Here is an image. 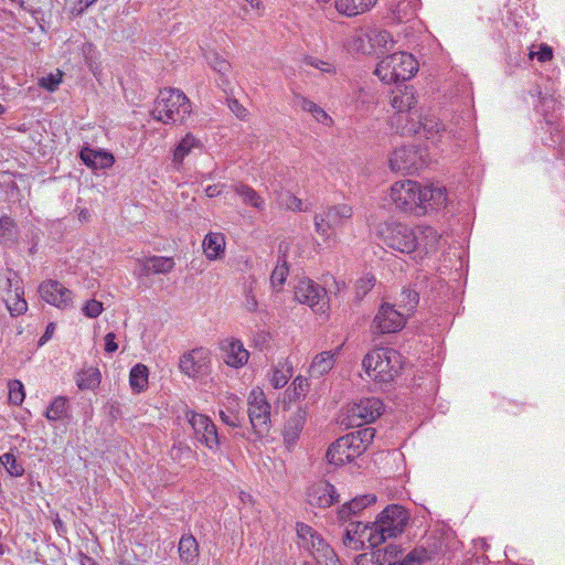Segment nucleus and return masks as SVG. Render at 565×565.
I'll return each instance as SVG.
<instances>
[{
	"label": "nucleus",
	"mask_w": 565,
	"mask_h": 565,
	"mask_svg": "<svg viewBox=\"0 0 565 565\" xmlns=\"http://www.w3.org/2000/svg\"><path fill=\"white\" fill-rule=\"evenodd\" d=\"M191 111V103L183 92L164 88L160 90L151 114L156 120L170 125L183 122Z\"/></svg>",
	"instance_id": "nucleus-1"
},
{
	"label": "nucleus",
	"mask_w": 565,
	"mask_h": 565,
	"mask_svg": "<svg viewBox=\"0 0 565 565\" xmlns=\"http://www.w3.org/2000/svg\"><path fill=\"white\" fill-rule=\"evenodd\" d=\"M362 365L375 382L390 383L402 369V355L391 348H377L364 356Z\"/></svg>",
	"instance_id": "nucleus-2"
},
{
	"label": "nucleus",
	"mask_w": 565,
	"mask_h": 565,
	"mask_svg": "<svg viewBox=\"0 0 565 565\" xmlns=\"http://www.w3.org/2000/svg\"><path fill=\"white\" fill-rule=\"evenodd\" d=\"M418 70V63L407 52H396L382 58L374 74L386 84L411 79Z\"/></svg>",
	"instance_id": "nucleus-3"
},
{
	"label": "nucleus",
	"mask_w": 565,
	"mask_h": 565,
	"mask_svg": "<svg viewBox=\"0 0 565 565\" xmlns=\"http://www.w3.org/2000/svg\"><path fill=\"white\" fill-rule=\"evenodd\" d=\"M408 512L398 504L386 507L379 515L375 522L370 524L373 532V544L377 546L390 537L401 534L408 521Z\"/></svg>",
	"instance_id": "nucleus-4"
},
{
	"label": "nucleus",
	"mask_w": 565,
	"mask_h": 565,
	"mask_svg": "<svg viewBox=\"0 0 565 565\" xmlns=\"http://www.w3.org/2000/svg\"><path fill=\"white\" fill-rule=\"evenodd\" d=\"M376 235L388 248L399 253L411 254L418 246V235L412 227L402 223H380Z\"/></svg>",
	"instance_id": "nucleus-5"
},
{
	"label": "nucleus",
	"mask_w": 565,
	"mask_h": 565,
	"mask_svg": "<svg viewBox=\"0 0 565 565\" xmlns=\"http://www.w3.org/2000/svg\"><path fill=\"white\" fill-rule=\"evenodd\" d=\"M297 536L298 544L316 558L318 565H341L331 546L311 526L297 523Z\"/></svg>",
	"instance_id": "nucleus-6"
},
{
	"label": "nucleus",
	"mask_w": 565,
	"mask_h": 565,
	"mask_svg": "<svg viewBox=\"0 0 565 565\" xmlns=\"http://www.w3.org/2000/svg\"><path fill=\"white\" fill-rule=\"evenodd\" d=\"M352 207L348 204L327 206L313 217L315 231L324 241H334L337 228L352 217Z\"/></svg>",
	"instance_id": "nucleus-7"
},
{
	"label": "nucleus",
	"mask_w": 565,
	"mask_h": 565,
	"mask_svg": "<svg viewBox=\"0 0 565 565\" xmlns=\"http://www.w3.org/2000/svg\"><path fill=\"white\" fill-rule=\"evenodd\" d=\"M390 198L396 209L411 214H422V185L413 180L397 181L391 186Z\"/></svg>",
	"instance_id": "nucleus-8"
},
{
	"label": "nucleus",
	"mask_w": 565,
	"mask_h": 565,
	"mask_svg": "<svg viewBox=\"0 0 565 565\" xmlns=\"http://www.w3.org/2000/svg\"><path fill=\"white\" fill-rule=\"evenodd\" d=\"M247 402L253 434L260 439L270 429V405L267 403L264 392L258 387L252 390Z\"/></svg>",
	"instance_id": "nucleus-9"
},
{
	"label": "nucleus",
	"mask_w": 565,
	"mask_h": 565,
	"mask_svg": "<svg viewBox=\"0 0 565 565\" xmlns=\"http://www.w3.org/2000/svg\"><path fill=\"white\" fill-rule=\"evenodd\" d=\"M188 423L191 425L194 438L212 451L220 450L221 439L215 424L210 417L188 411L185 413Z\"/></svg>",
	"instance_id": "nucleus-10"
},
{
	"label": "nucleus",
	"mask_w": 565,
	"mask_h": 565,
	"mask_svg": "<svg viewBox=\"0 0 565 565\" xmlns=\"http://www.w3.org/2000/svg\"><path fill=\"white\" fill-rule=\"evenodd\" d=\"M395 305L383 303L375 315L371 329L376 334L399 331L406 323V315Z\"/></svg>",
	"instance_id": "nucleus-11"
},
{
	"label": "nucleus",
	"mask_w": 565,
	"mask_h": 565,
	"mask_svg": "<svg viewBox=\"0 0 565 565\" xmlns=\"http://www.w3.org/2000/svg\"><path fill=\"white\" fill-rule=\"evenodd\" d=\"M392 171L413 173L426 164L423 153L414 146L396 148L388 159Z\"/></svg>",
	"instance_id": "nucleus-12"
},
{
	"label": "nucleus",
	"mask_w": 565,
	"mask_h": 565,
	"mask_svg": "<svg viewBox=\"0 0 565 565\" xmlns=\"http://www.w3.org/2000/svg\"><path fill=\"white\" fill-rule=\"evenodd\" d=\"M211 353L207 349L196 348L180 358L179 366L182 373L192 379L206 375L210 371Z\"/></svg>",
	"instance_id": "nucleus-13"
},
{
	"label": "nucleus",
	"mask_w": 565,
	"mask_h": 565,
	"mask_svg": "<svg viewBox=\"0 0 565 565\" xmlns=\"http://www.w3.org/2000/svg\"><path fill=\"white\" fill-rule=\"evenodd\" d=\"M295 298L303 305H308L315 311L324 312L328 308L327 291L310 279H301L295 287Z\"/></svg>",
	"instance_id": "nucleus-14"
},
{
	"label": "nucleus",
	"mask_w": 565,
	"mask_h": 565,
	"mask_svg": "<svg viewBox=\"0 0 565 565\" xmlns=\"http://www.w3.org/2000/svg\"><path fill=\"white\" fill-rule=\"evenodd\" d=\"M360 441H355L354 438H352L350 434H348L343 437L338 438L328 448L326 457L329 463L342 466L345 462H349L363 454L360 448Z\"/></svg>",
	"instance_id": "nucleus-15"
},
{
	"label": "nucleus",
	"mask_w": 565,
	"mask_h": 565,
	"mask_svg": "<svg viewBox=\"0 0 565 565\" xmlns=\"http://www.w3.org/2000/svg\"><path fill=\"white\" fill-rule=\"evenodd\" d=\"M383 412V403L377 397H365L352 404L348 409L351 425L361 426L375 420Z\"/></svg>",
	"instance_id": "nucleus-16"
},
{
	"label": "nucleus",
	"mask_w": 565,
	"mask_h": 565,
	"mask_svg": "<svg viewBox=\"0 0 565 565\" xmlns=\"http://www.w3.org/2000/svg\"><path fill=\"white\" fill-rule=\"evenodd\" d=\"M41 298L58 308L66 309L73 305V292L57 280H47L40 285Z\"/></svg>",
	"instance_id": "nucleus-17"
},
{
	"label": "nucleus",
	"mask_w": 565,
	"mask_h": 565,
	"mask_svg": "<svg viewBox=\"0 0 565 565\" xmlns=\"http://www.w3.org/2000/svg\"><path fill=\"white\" fill-rule=\"evenodd\" d=\"M373 532L370 524L351 523L343 535L342 542L347 547L359 551L364 547L365 542L374 548L377 544H373Z\"/></svg>",
	"instance_id": "nucleus-18"
},
{
	"label": "nucleus",
	"mask_w": 565,
	"mask_h": 565,
	"mask_svg": "<svg viewBox=\"0 0 565 565\" xmlns=\"http://www.w3.org/2000/svg\"><path fill=\"white\" fill-rule=\"evenodd\" d=\"M7 287L3 290L2 299L11 316L23 315L28 309V303L24 299L23 288L20 286L18 279L8 278Z\"/></svg>",
	"instance_id": "nucleus-19"
},
{
	"label": "nucleus",
	"mask_w": 565,
	"mask_h": 565,
	"mask_svg": "<svg viewBox=\"0 0 565 565\" xmlns=\"http://www.w3.org/2000/svg\"><path fill=\"white\" fill-rule=\"evenodd\" d=\"M307 500L311 505L324 509L331 507L334 502H338L339 494L337 493L334 486L321 480L313 483L308 489Z\"/></svg>",
	"instance_id": "nucleus-20"
},
{
	"label": "nucleus",
	"mask_w": 565,
	"mask_h": 565,
	"mask_svg": "<svg viewBox=\"0 0 565 565\" xmlns=\"http://www.w3.org/2000/svg\"><path fill=\"white\" fill-rule=\"evenodd\" d=\"M402 550L397 545L390 544L384 550H381V563L383 565H420L423 559L426 557L424 550H414L409 552L406 557L399 562V555Z\"/></svg>",
	"instance_id": "nucleus-21"
},
{
	"label": "nucleus",
	"mask_w": 565,
	"mask_h": 565,
	"mask_svg": "<svg viewBox=\"0 0 565 565\" xmlns=\"http://www.w3.org/2000/svg\"><path fill=\"white\" fill-rule=\"evenodd\" d=\"M224 362L232 367H241L247 363L249 353L239 340L225 339L221 341Z\"/></svg>",
	"instance_id": "nucleus-22"
},
{
	"label": "nucleus",
	"mask_w": 565,
	"mask_h": 565,
	"mask_svg": "<svg viewBox=\"0 0 565 565\" xmlns=\"http://www.w3.org/2000/svg\"><path fill=\"white\" fill-rule=\"evenodd\" d=\"M307 419V412L298 408L287 420L284 429V441L288 449L294 447Z\"/></svg>",
	"instance_id": "nucleus-23"
},
{
	"label": "nucleus",
	"mask_w": 565,
	"mask_h": 565,
	"mask_svg": "<svg viewBox=\"0 0 565 565\" xmlns=\"http://www.w3.org/2000/svg\"><path fill=\"white\" fill-rule=\"evenodd\" d=\"M141 267V274L149 276L152 274H168L174 268V259L164 256H150L137 260Z\"/></svg>",
	"instance_id": "nucleus-24"
},
{
	"label": "nucleus",
	"mask_w": 565,
	"mask_h": 565,
	"mask_svg": "<svg viewBox=\"0 0 565 565\" xmlns=\"http://www.w3.org/2000/svg\"><path fill=\"white\" fill-rule=\"evenodd\" d=\"M79 157L88 168L95 170L110 168L115 162V158L110 152L94 150L88 147L81 150Z\"/></svg>",
	"instance_id": "nucleus-25"
},
{
	"label": "nucleus",
	"mask_w": 565,
	"mask_h": 565,
	"mask_svg": "<svg viewBox=\"0 0 565 565\" xmlns=\"http://www.w3.org/2000/svg\"><path fill=\"white\" fill-rule=\"evenodd\" d=\"M422 214L426 213L428 210L444 207L447 203L446 190L441 186H422Z\"/></svg>",
	"instance_id": "nucleus-26"
},
{
	"label": "nucleus",
	"mask_w": 565,
	"mask_h": 565,
	"mask_svg": "<svg viewBox=\"0 0 565 565\" xmlns=\"http://www.w3.org/2000/svg\"><path fill=\"white\" fill-rule=\"evenodd\" d=\"M377 0H334V7L340 14L356 17L372 9Z\"/></svg>",
	"instance_id": "nucleus-27"
},
{
	"label": "nucleus",
	"mask_w": 565,
	"mask_h": 565,
	"mask_svg": "<svg viewBox=\"0 0 565 565\" xmlns=\"http://www.w3.org/2000/svg\"><path fill=\"white\" fill-rule=\"evenodd\" d=\"M415 104L416 97L412 86H405L392 92L391 105L397 113L409 111Z\"/></svg>",
	"instance_id": "nucleus-28"
},
{
	"label": "nucleus",
	"mask_w": 565,
	"mask_h": 565,
	"mask_svg": "<svg viewBox=\"0 0 565 565\" xmlns=\"http://www.w3.org/2000/svg\"><path fill=\"white\" fill-rule=\"evenodd\" d=\"M202 245L210 260L218 259L225 250V236L222 233H210L204 237Z\"/></svg>",
	"instance_id": "nucleus-29"
},
{
	"label": "nucleus",
	"mask_w": 565,
	"mask_h": 565,
	"mask_svg": "<svg viewBox=\"0 0 565 565\" xmlns=\"http://www.w3.org/2000/svg\"><path fill=\"white\" fill-rule=\"evenodd\" d=\"M179 555L180 559L188 565H193L198 562L199 544L193 535L188 534L180 539Z\"/></svg>",
	"instance_id": "nucleus-30"
},
{
	"label": "nucleus",
	"mask_w": 565,
	"mask_h": 565,
	"mask_svg": "<svg viewBox=\"0 0 565 565\" xmlns=\"http://www.w3.org/2000/svg\"><path fill=\"white\" fill-rule=\"evenodd\" d=\"M201 147V141L198 140L193 135H185V137L181 139L173 151V163L175 166H180L186 156H189L193 150L200 149Z\"/></svg>",
	"instance_id": "nucleus-31"
},
{
	"label": "nucleus",
	"mask_w": 565,
	"mask_h": 565,
	"mask_svg": "<svg viewBox=\"0 0 565 565\" xmlns=\"http://www.w3.org/2000/svg\"><path fill=\"white\" fill-rule=\"evenodd\" d=\"M233 191L239 195L246 205H250L258 211H263L265 209L264 199L249 185L244 183H236L232 186Z\"/></svg>",
	"instance_id": "nucleus-32"
},
{
	"label": "nucleus",
	"mask_w": 565,
	"mask_h": 565,
	"mask_svg": "<svg viewBox=\"0 0 565 565\" xmlns=\"http://www.w3.org/2000/svg\"><path fill=\"white\" fill-rule=\"evenodd\" d=\"M334 364V354L330 351H324L317 354L310 365L311 376H321L328 373Z\"/></svg>",
	"instance_id": "nucleus-33"
},
{
	"label": "nucleus",
	"mask_w": 565,
	"mask_h": 565,
	"mask_svg": "<svg viewBox=\"0 0 565 565\" xmlns=\"http://www.w3.org/2000/svg\"><path fill=\"white\" fill-rule=\"evenodd\" d=\"M417 0H398L391 4V11L395 20L403 22L411 20L416 12Z\"/></svg>",
	"instance_id": "nucleus-34"
},
{
	"label": "nucleus",
	"mask_w": 565,
	"mask_h": 565,
	"mask_svg": "<svg viewBox=\"0 0 565 565\" xmlns=\"http://www.w3.org/2000/svg\"><path fill=\"white\" fill-rule=\"evenodd\" d=\"M129 385L136 393H140L148 387V369L143 364H136L129 373Z\"/></svg>",
	"instance_id": "nucleus-35"
},
{
	"label": "nucleus",
	"mask_w": 565,
	"mask_h": 565,
	"mask_svg": "<svg viewBox=\"0 0 565 565\" xmlns=\"http://www.w3.org/2000/svg\"><path fill=\"white\" fill-rule=\"evenodd\" d=\"M68 413V401L64 396L55 397L45 412V417L50 422H56L65 418Z\"/></svg>",
	"instance_id": "nucleus-36"
},
{
	"label": "nucleus",
	"mask_w": 565,
	"mask_h": 565,
	"mask_svg": "<svg viewBox=\"0 0 565 565\" xmlns=\"http://www.w3.org/2000/svg\"><path fill=\"white\" fill-rule=\"evenodd\" d=\"M418 301L419 295L417 291L411 288H403L395 306L408 316L416 308Z\"/></svg>",
	"instance_id": "nucleus-37"
},
{
	"label": "nucleus",
	"mask_w": 565,
	"mask_h": 565,
	"mask_svg": "<svg viewBox=\"0 0 565 565\" xmlns=\"http://www.w3.org/2000/svg\"><path fill=\"white\" fill-rule=\"evenodd\" d=\"M0 237L1 243L6 246L12 245L18 238V230L14 221L3 215L0 217Z\"/></svg>",
	"instance_id": "nucleus-38"
},
{
	"label": "nucleus",
	"mask_w": 565,
	"mask_h": 565,
	"mask_svg": "<svg viewBox=\"0 0 565 565\" xmlns=\"http://www.w3.org/2000/svg\"><path fill=\"white\" fill-rule=\"evenodd\" d=\"M102 375L98 369L89 367L78 374L77 385L81 390H94L100 384Z\"/></svg>",
	"instance_id": "nucleus-39"
},
{
	"label": "nucleus",
	"mask_w": 565,
	"mask_h": 565,
	"mask_svg": "<svg viewBox=\"0 0 565 565\" xmlns=\"http://www.w3.org/2000/svg\"><path fill=\"white\" fill-rule=\"evenodd\" d=\"M369 41L373 47L388 50L393 46V38L385 30H373L369 35Z\"/></svg>",
	"instance_id": "nucleus-40"
},
{
	"label": "nucleus",
	"mask_w": 565,
	"mask_h": 565,
	"mask_svg": "<svg viewBox=\"0 0 565 565\" xmlns=\"http://www.w3.org/2000/svg\"><path fill=\"white\" fill-rule=\"evenodd\" d=\"M440 236L437 231L430 226L420 227V236H418V245L423 244L426 250L435 248Z\"/></svg>",
	"instance_id": "nucleus-41"
},
{
	"label": "nucleus",
	"mask_w": 565,
	"mask_h": 565,
	"mask_svg": "<svg viewBox=\"0 0 565 565\" xmlns=\"http://www.w3.org/2000/svg\"><path fill=\"white\" fill-rule=\"evenodd\" d=\"M291 374V367L285 365L276 366L273 370V373L269 379L270 384L275 388L284 387L287 384L288 380L290 379Z\"/></svg>",
	"instance_id": "nucleus-42"
},
{
	"label": "nucleus",
	"mask_w": 565,
	"mask_h": 565,
	"mask_svg": "<svg viewBox=\"0 0 565 565\" xmlns=\"http://www.w3.org/2000/svg\"><path fill=\"white\" fill-rule=\"evenodd\" d=\"M300 107L302 110L312 114V116L320 122H324L326 120H330L328 114L316 103L309 100L306 97L300 96Z\"/></svg>",
	"instance_id": "nucleus-43"
},
{
	"label": "nucleus",
	"mask_w": 565,
	"mask_h": 565,
	"mask_svg": "<svg viewBox=\"0 0 565 565\" xmlns=\"http://www.w3.org/2000/svg\"><path fill=\"white\" fill-rule=\"evenodd\" d=\"M289 274L286 256L284 255L281 263H279L271 273L270 281L275 289H279Z\"/></svg>",
	"instance_id": "nucleus-44"
},
{
	"label": "nucleus",
	"mask_w": 565,
	"mask_h": 565,
	"mask_svg": "<svg viewBox=\"0 0 565 565\" xmlns=\"http://www.w3.org/2000/svg\"><path fill=\"white\" fill-rule=\"evenodd\" d=\"M9 403L13 405H21L24 401L25 393L23 384L19 380H12L8 383Z\"/></svg>",
	"instance_id": "nucleus-45"
},
{
	"label": "nucleus",
	"mask_w": 565,
	"mask_h": 565,
	"mask_svg": "<svg viewBox=\"0 0 565 565\" xmlns=\"http://www.w3.org/2000/svg\"><path fill=\"white\" fill-rule=\"evenodd\" d=\"M0 462L4 466L7 471L14 477H20L24 472L23 466L18 462L13 454L7 452L0 457Z\"/></svg>",
	"instance_id": "nucleus-46"
},
{
	"label": "nucleus",
	"mask_w": 565,
	"mask_h": 565,
	"mask_svg": "<svg viewBox=\"0 0 565 565\" xmlns=\"http://www.w3.org/2000/svg\"><path fill=\"white\" fill-rule=\"evenodd\" d=\"M255 280L244 284V300L243 306L249 312H255L258 308V302L254 294Z\"/></svg>",
	"instance_id": "nucleus-47"
},
{
	"label": "nucleus",
	"mask_w": 565,
	"mask_h": 565,
	"mask_svg": "<svg viewBox=\"0 0 565 565\" xmlns=\"http://www.w3.org/2000/svg\"><path fill=\"white\" fill-rule=\"evenodd\" d=\"M291 386L292 387L287 391L289 399L297 401L306 394L309 387V383L305 377L297 376L294 380Z\"/></svg>",
	"instance_id": "nucleus-48"
},
{
	"label": "nucleus",
	"mask_w": 565,
	"mask_h": 565,
	"mask_svg": "<svg viewBox=\"0 0 565 565\" xmlns=\"http://www.w3.org/2000/svg\"><path fill=\"white\" fill-rule=\"evenodd\" d=\"M350 436L354 438L355 441H360V448L362 452H364L369 445L373 441V438L375 436V429L371 427L363 428L354 433H351Z\"/></svg>",
	"instance_id": "nucleus-49"
},
{
	"label": "nucleus",
	"mask_w": 565,
	"mask_h": 565,
	"mask_svg": "<svg viewBox=\"0 0 565 565\" xmlns=\"http://www.w3.org/2000/svg\"><path fill=\"white\" fill-rule=\"evenodd\" d=\"M279 204L290 211H302V201L289 191L279 195Z\"/></svg>",
	"instance_id": "nucleus-50"
},
{
	"label": "nucleus",
	"mask_w": 565,
	"mask_h": 565,
	"mask_svg": "<svg viewBox=\"0 0 565 565\" xmlns=\"http://www.w3.org/2000/svg\"><path fill=\"white\" fill-rule=\"evenodd\" d=\"M376 497L374 494H365L361 497H356L349 502L351 510L354 514H358L366 507L375 503Z\"/></svg>",
	"instance_id": "nucleus-51"
},
{
	"label": "nucleus",
	"mask_w": 565,
	"mask_h": 565,
	"mask_svg": "<svg viewBox=\"0 0 565 565\" xmlns=\"http://www.w3.org/2000/svg\"><path fill=\"white\" fill-rule=\"evenodd\" d=\"M381 550L373 551L371 553L360 554L355 558L356 565H383L381 563Z\"/></svg>",
	"instance_id": "nucleus-52"
},
{
	"label": "nucleus",
	"mask_w": 565,
	"mask_h": 565,
	"mask_svg": "<svg viewBox=\"0 0 565 565\" xmlns=\"http://www.w3.org/2000/svg\"><path fill=\"white\" fill-rule=\"evenodd\" d=\"M375 285V277L371 274H367L360 278L356 281V294L358 296H364L366 295Z\"/></svg>",
	"instance_id": "nucleus-53"
},
{
	"label": "nucleus",
	"mask_w": 565,
	"mask_h": 565,
	"mask_svg": "<svg viewBox=\"0 0 565 565\" xmlns=\"http://www.w3.org/2000/svg\"><path fill=\"white\" fill-rule=\"evenodd\" d=\"M104 310L103 303L95 299L88 300L82 308V312L88 318H97Z\"/></svg>",
	"instance_id": "nucleus-54"
},
{
	"label": "nucleus",
	"mask_w": 565,
	"mask_h": 565,
	"mask_svg": "<svg viewBox=\"0 0 565 565\" xmlns=\"http://www.w3.org/2000/svg\"><path fill=\"white\" fill-rule=\"evenodd\" d=\"M305 63L307 65H310V66L321 71L322 73H334L335 72V67L331 63L316 58V57L308 56L305 58Z\"/></svg>",
	"instance_id": "nucleus-55"
},
{
	"label": "nucleus",
	"mask_w": 565,
	"mask_h": 565,
	"mask_svg": "<svg viewBox=\"0 0 565 565\" xmlns=\"http://www.w3.org/2000/svg\"><path fill=\"white\" fill-rule=\"evenodd\" d=\"M209 63L214 71L222 75L226 74L231 68L230 63L216 53L213 54Z\"/></svg>",
	"instance_id": "nucleus-56"
},
{
	"label": "nucleus",
	"mask_w": 565,
	"mask_h": 565,
	"mask_svg": "<svg viewBox=\"0 0 565 565\" xmlns=\"http://www.w3.org/2000/svg\"><path fill=\"white\" fill-rule=\"evenodd\" d=\"M62 74L58 73L56 75L50 74L40 79V85L51 92L55 90L61 83Z\"/></svg>",
	"instance_id": "nucleus-57"
},
{
	"label": "nucleus",
	"mask_w": 565,
	"mask_h": 565,
	"mask_svg": "<svg viewBox=\"0 0 565 565\" xmlns=\"http://www.w3.org/2000/svg\"><path fill=\"white\" fill-rule=\"evenodd\" d=\"M534 56H536L540 62L551 61L553 57L552 47H550L546 44H541L540 51L530 53L531 58H533Z\"/></svg>",
	"instance_id": "nucleus-58"
},
{
	"label": "nucleus",
	"mask_w": 565,
	"mask_h": 565,
	"mask_svg": "<svg viewBox=\"0 0 565 565\" xmlns=\"http://www.w3.org/2000/svg\"><path fill=\"white\" fill-rule=\"evenodd\" d=\"M228 107L237 118L245 119L247 117V109L242 104H239L238 100L228 99Z\"/></svg>",
	"instance_id": "nucleus-59"
},
{
	"label": "nucleus",
	"mask_w": 565,
	"mask_h": 565,
	"mask_svg": "<svg viewBox=\"0 0 565 565\" xmlns=\"http://www.w3.org/2000/svg\"><path fill=\"white\" fill-rule=\"evenodd\" d=\"M96 0H77L74 7L71 10V13L75 17L81 15L89 6H92Z\"/></svg>",
	"instance_id": "nucleus-60"
},
{
	"label": "nucleus",
	"mask_w": 565,
	"mask_h": 565,
	"mask_svg": "<svg viewBox=\"0 0 565 565\" xmlns=\"http://www.w3.org/2000/svg\"><path fill=\"white\" fill-rule=\"evenodd\" d=\"M191 452V449L186 445L180 444L177 447L172 448L171 456L174 460L181 461V458L183 455H189Z\"/></svg>",
	"instance_id": "nucleus-61"
},
{
	"label": "nucleus",
	"mask_w": 565,
	"mask_h": 565,
	"mask_svg": "<svg viewBox=\"0 0 565 565\" xmlns=\"http://www.w3.org/2000/svg\"><path fill=\"white\" fill-rule=\"evenodd\" d=\"M115 338L116 335L113 332H109L105 335V352L114 353L118 349V345L115 342Z\"/></svg>",
	"instance_id": "nucleus-62"
},
{
	"label": "nucleus",
	"mask_w": 565,
	"mask_h": 565,
	"mask_svg": "<svg viewBox=\"0 0 565 565\" xmlns=\"http://www.w3.org/2000/svg\"><path fill=\"white\" fill-rule=\"evenodd\" d=\"M354 513L352 512L351 510V507L349 504V502L344 503L338 511V518L341 520V521H347L351 518V515H353Z\"/></svg>",
	"instance_id": "nucleus-63"
},
{
	"label": "nucleus",
	"mask_w": 565,
	"mask_h": 565,
	"mask_svg": "<svg viewBox=\"0 0 565 565\" xmlns=\"http://www.w3.org/2000/svg\"><path fill=\"white\" fill-rule=\"evenodd\" d=\"M220 417L222 422L231 427H237L238 426V417L237 415L230 416L225 412H220Z\"/></svg>",
	"instance_id": "nucleus-64"
}]
</instances>
